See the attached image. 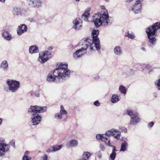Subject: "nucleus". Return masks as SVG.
I'll use <instances>...</instances> for the list:
<instances>
[{"label":"nucleus","instance_id":"1","mask_svg":"<svg viewBox=\"0 0 160 160\" xmlns=\"http://www.w3.org/2000/svg\"><path fill=\"white\" fill-rule=\"evenodd\" d=\"M71 71L68 68V64L62 62L58 65V68L50 72L47 78L48 82H58L61 79L65 80L70 77Z\"/></svg>","mask_w":160,"mask_h":160},{"label":"nucleus","instance_id":"2","mask_svg":"<svg viewBox=\"0 0 160 160\" xmlns=\"http://www.w3.org/2000/svg\"><path fill=\"white\" fill-rule=\"evenodd\" d=\"M92 20L96 27L98 28L102 25L107 26L111 25L113 22V19L109 17L108 11H104L103 13L95 14L92 17Z\"/></svg>","mask_w":160,"mask_h":160},{"label":"nucleus","instance_id":"3","mask_svg":"<svg viewBox=\"0 0 160 160\" xmlns=\"http://www.w3.org/2000/svg\"><path fill=\"white\" fill-rule=\"evenodd\" d=\"M160 29V22H156L146 29V32L149 39V41L153 45H154L156 43L157 39L155 36H157V34Z\"/></svg>","mask_w":160,"mask_h":160},{"label":"nucleus","instance_id":"4","mask_svg":"<svg viewBox=\"0 0 160 160\" xmlns=\"http://www.w3.org/2000/svg\"><path fill=\"white\" fill-rule=\"evenodd\" d=\"M99 33V30H93L92 32V39L87 38L85 41H87L88 40H91L92 42L89 44L91 45L90 48L92 49L95 47L97 50H99L101 48V45L100 44V40L98 36Z\"/></svg>","mask_w":160,"mask_h":160},{"label":"nucleus","instance_id":"5","mask_svg":"<svg viewBox=\"0 0 160 160\" xmlns=\"http://www.w3.org/2000/svg\"><path fill=\"white\" fill-rule=\"evenodd\" d=\"M92 42L90 40H88L87 41H85L82 44L83 47L81 48L78 50L73 54V58L75 59H77L80 57L82 56L83 55L86 53V49L87 48L89 49L90 50H93V48H92V49L90 48L91 45L89 44Z\"/></svg>","mask_w":160,"mask_h":160},{"label":"nucleus","instance_id":"6","mask_svg":"<svg viewBox=\"0 0 160 160\" xmlns=\"http://www.w3.org/2000/svg\"><path fill=\"white\" fill-rule=\"evenodd\" d=\"M28 112L31 116V122L33 125H37L40 123L41 120V116L33 110L32 108H29Z\"/></svg>","mask_w":160,"mask_h":160},{"label":"nucleus","instance_id":"7","mask_svg":"<svg viewBox=\"0 0 160 160\" xmlns=\"http://www.w3.org/2000/svg\"><path fill=\"white\" fill-rule=\"evenodd\" d=\"M9 90L12 93L17 92L20 86V82L18 81L8 79L6 81Z\"/></svg>","mask_w":160,"mask_h":160},{"label":"nucleus","instance_id":"8","mask_svg":"<svg viewBox=\"0 0 160 160\" xmlns=\"http://www.w3.org/2000/svg\"><path fill=\"white\" fill-rule=\"evenodd\" d=\"M126 114L130 116L131 120L129 122L130 125H135L140 122V119L138 116V114L133 112L132 110L127 109Z\"/></svg>","mask_w":160,"mask_h":160},{"label":"nucleus","instance_id":"9","mask_svg":"<svg viewBox=\"0 0 160 160\" xmlns=\"http://www.w3.org/2000/svg\"><path fill=\"white\" fill-rule=\"evenodd\" d=\"M9 145L5 143V139L0 138V156H4L9 150Z\"/></svg>","mask_w":160,"mask_h":160},{"label":"nucleus","instance_id":"10","mask_svg":"<svg viewBox=\"0 0 160 160\" xmlns=\"http://www.w3.org/2000/svg\"><path fill=\"white\" fill-rule=\"evenodd\" d=\"M51 57V52L48 51L40 53L38 59V61L41 63L46 62Z\"/></svg>","mask_w":160,"mask_h":160},{"label":"nucleus","instance_id":"11","mask_svg":"<svg viewBox=\"0 0 160 160\" xmlns=\"http://www.w3.org/2000/svg\"><path fill=\"white\" fill-rule=\"evenodd\" d=\"M131 9L135 14H139L142 12V4L135 3L131 6Z\"/></svg>","mask_w":160,"mask_h":160},{"label":"nucleus","instance_id":"12","mask_svg":"<svg viewBox=\"0 0 160 160\" xmlns=\"http://www.w3.org/2000/svg\"><path fill=\"white\" fill-rule=\"evenodd\" d=\"M73 28L76 30H79L82 28V21L79 18H76L72 21Z\"/></svg>","mask_w":160,"mask_h":160},{"label":"nucleus","instance_id":"13","mask_svg":"<svg viewBox=\"0 0 160 160\" xmlns=\"http://www.w3.org/2000/svg\"><path fill=\"white\" fill-rule=\"evenodd\" d=\"M29 5L32 8H38L42 6L41 0H27Z\"/></svg>","mask_w":160,"mask_h":160},{"label":"nucleus","instance_id":"14","mask_svg":"<svg viewBox=\"0 0 160 160\" xmlns=\"http://www.w3.org/2000/svg\"><path fill=\"white\" fill-rule=\"evenodd\" d=\"M110 142V140H108V143H106V144L108 146L112 148V152L110 155L109 158L112 160H114L116 156V152L117 150L116 149L115 146L113 145H112Z\"/></svg>","mask_w":160,"mask_h":160},{"label":"nucleus","instance_id":"15","mask_svg":"<svg viewBox=\"0 0 160 160\" xmlns=\"http://www.w3.org/2000/svg\"><path fill=\"white\" fill-rule=\"evenodd\" d=\"M27 27L25 24H22L19 26L17 28V34L18 35H21L26 32L27 30Z\"/></svg>","mask_w":160,"mask_h":160},{"label":"nucleus","instance_id":"16","mask_svg":"<svg viewBox=\"0 0 160 160\" xmlns=\"http://www.w3.org/2000/svg\"><path fill=\"white\" fill-rule=\"evenodd\" d=\"M30 108H32L33 110L38 113L45 112L47 110V108L46 107H41L38 106H31Z\"/></svg>","mask_w":160,"mask_h":160},{"label":"nucleus","instance_id":"17","mask_svg":"<svg viewBox=\"0 0 160 160\" xmlns=\"http://www.w3.org/2000/svg\"><path fill=\"white\" fill-rule=\"evenodd\" d=\"M114 53L117 56H120L122 54V50L121 47L117 46L115 47L113 50Z\"/></svg>","mask_w":160,"mask_h":160},{"label":"nucleus","instance_id":"18","mask_svg":"<svg viewBox=\"0 0 160 160\" xmlns=\"http://www.w3.org/2000/svg\"><path fill=\"white\" fill-rule=\"evenodd\" d=\"M78 144V142L77 140H72L67 143L66 146L68 148H73L77 147Z\"/></svg>","mask_w":160,"mask_h":160},{"label":"nucleus","instance_id":"19","mask_svg":"<svg viewBox=\"0 0 160 160\" xmlns=\"http://www.w3.org/2000/svg\"><path fill=\"white\" fill-rule=\"evenodd\" d=\"M21 8L17 7H14L12 10V13L14 16L20 15Z\"/></svg>","mask_w":160,"mask_h":160},{"label":"nucleus","instance_id":"20","mask_svg":"<svg viewBox=\"0 0 160 160\" xmlns=\"http://www.w3.org/2000/svg\"><path fill=\"white\" fill-rule=\"evenodd\" d=\"M2 36L5 39L8 41H10L12 38L11 34L7 31H3L2 33Z\"/></svg>","mask_w":160,"mask_h":160},{"label":"nucleus","instance_id":"21","mask_svg":"<svg viewBox=\"0 0 160 160\" xmlns=\"http://www.w3.org/2000/svg\"><path fill=\"white\" fill-rule=\"evenodd\" d=\"M29 50V52L31 54L38 53L39 51L38 47L34 45L30 46Z\"/></svg>","mask_w":160,"mask_h":160},{"label":"nucleus","instance_id":"22","mask_svg":"<svg viewBox=\"0 0 160 160\" xmlns=\"http://www.w3.org/2000/svg\"><path fill=\"white\" fill-rule=\"evenodd\" d=\"M120 95H113L111 98V102L113 103H115L118 102L119 101L120 98Z\"/></svg>","mask_w":160,"mask_h":160},{"label":"nucleus","instance_id":"23","mask_svg":"<svg viewBox=\"0 0 160 160\" xmlns=\"http://www.w3.org/2000/svg\"><path fill=\"white\" fill-rule=\"evenodd\" d=\"M114 131H115L117 133H118V135H119V132L118 131V130L115 129H112L110 130L107 131L106 132L105 135L108 137H109L112 135V134H113L112 132H114Z\"/></svg>","mask_w":160,"mask_h":160},{"label":"nucleus","instance_id":"24","mask_svg":"<svg viewBox=\"0 0 160 160\" xmlns=\"http://www.w3.org/2000/svg\"><path fill=\"white\" fill-rule=\"evenodd\" d=\"M90 9L89 8H88V11L85 12L82 16V18L84 21H87L88 20V18L89 16V13L88 12Z\"/></svg>","mask_w":160,"mask_h":160},{"label":"nucleus","instance_id":"25","mask_svg":"<svg viewBox=\"0 0 160 160\" xmlns=\"http://www.w3.org/2000/svg\"><path fill=\"white\" fill-rule=\"evenodd\" d=\"M0 67L3 68L4 70H6L8 68V65L7 62L4 60L3 61L0 65Z\"/></svg>","mask_w":160,"mask_h":160},{"label":"nucleus","instance_id":"26","mask_svg":"<svg viewBox=\"0 0 160 160\" xmlns=\"http://www.w3.org/2000/svg\"><path fill=\"white\" fill-rule=\"evenodd\" d=\"M92 154L90 152H84L82 155V158L88 160L89 158L91 156Z\"/></svg>","mask_w":160,"mask_h":160},{"label":"nucleus","instance_id":"27","mask_svg":"<svg viewBox=\"0 0 160 160\" xmlns=\"http://www.w3.org/2000/svg\"><path fill=\"white\" fill-rule=\"evenodd\" d=\"M119 89L120 92L125 95L127 92V89L126 87L122 85H120L119 86Z\"/></svg>","mask_w":160,"mask_h":160},{"label":"nucleus","instance_id":"28","mask_svg":"<svg viewBox=\"0 0 160 160\" xmlns=\"http://www.w3.org/2000/svg\"><path fill=\"white\" fill-rule=\"evenodd\" d=\"M128 144L127 142H123L121 145L120 151H125L127 148L128 147Z\"/></svg>","mask_w":160,"mask_h":160},{"label":"nucleus","instance_id":"29","mask_svg":"<svg viewBox=\"0 0 160 160\" xmlns=\"http://www.w3.org/2000/svg\"><path fill=\"white\" fill-rule=\"evenodd\" d=\"M28 10L21 8L20 15L26 16L28 15Z\"/></svg>","mask_w":160,"mask_h":160},{"label":"nucleus","instance_id":"30","mask_svg":"<svg viewBox=\"0 0 160 160\" xmlns=\"http://www.w3.org/2000/svg\"><path fill=\"white\" fill-rule=\"evenodd\" d=\"M154 83L157 88L160 90V76H159L158 79Z\"/></svg>","mask_w":160,"mask_h":160},{"label":"nucleus","instance_id":"31","mask_svg":"<svg viewBox=\"0 0 160 160\" xmlns=\"http://www.w3.org/2000/svg\"><path fill=\"white\" fill-rule=\"evenodd\" d=\"M118 131L119 132V135H118V133H117L116 132H115V131H114V132H112L113 134H112V136H113V137L117 140H119L120 139L121 134L120 132L118 130Z\"/></svg>","mask_w":160,"mask_h":160},{"label":"nucleus","instance_id":"32","mask_svg":"<svg viewBox=\"0 0 160 160\" xmlns=\"http://www.w3.org/2000/svg\"><path fill=\"white\" fill-rule=\"evenodd\" d=\"M125 36L132 39H133L135 38L134 35L132 33H129L128 32Z\"/></svg>","mask_w":160,"mask_h":160},{"label":"nucleus","instance_id":"33","mask_svg":"<svg viewBox=\"0 0 160 160\" xmlns=\"http://www.w3.org/2000/svg\"><path fill=\"white\" fill-rule=\"evenodd\" d=\"M62 145H60L52 147L53 148V152H55L59 150L62 148Z\"/></svg>","mask_w":160,"mask_h":160},{"label":"nucleus","instance_id":"34","mask_svg":"<svg viewBox=\"0 0 160 160\" xmlns=\"http://www.w3.org/2000/svg\"><path fill=\"white\" fill-rule=\"evenodd\" d=\"M55 117L57 119H60L62 118V115L60 113H56L55 116Z\"/></svg>","mask_w":160,"mask_h":160},{"label":"nucleus","instance_id":"35","mask_svg":"<svg viewBox=\"0 0 160 160\" xmlns=\"http://www.w3.org/2000/svg\"><path fill=\"white\" fill-rule=\"evenodd\" d=\"M101 140L103 142H105V143L106 144V143H108V141H110V140H108V138L104 136V135L102 134Z\"/></svg>","mask_w":160,"mask_h":160},{"label":"nucleus","instance_id":"36","mask_svg":"<svg viewBox=\"0 0 160 160\" xmlns=\"http://www.w3.org/2000/svg\"><path fill=\"white\" fill-rule=\"evenodd\" d=\"M144 66H145L146 68L149 71H151L152 69V66L149 64H144Z\"/></svg>","mask_w":160,"mask_h":160},{"label":"nucleus","instance_id":"37","mask_svg":"<svg viewBox=\"0 0 160 160\" xmlns=\"http://www.w3.org/2000/svg\"><path fill=\"white\" fill-rule=\"evenodd\" d=\"M23 160H31V158L26 155H24L22 158Z\"/></svg>","mask_w":160,"mask_h":160},{"label":"nucleus","instance_id":"38","mask_svg":"<svg viewBox=\"0 0 160 160\" xmlns=\"http://www.w3.org/2000/svg\"><path fill=\"white\" fill-rule=\"evenodd\" d=\"M10 145L14 147H15V140H12L9 143Z\"/></svg>","mask_w":160,"mask_h":160},{"label":"nucleus","instance_id":"39","mask_svg":"<svg viewBox=\"0 0 160 160\" xmlns=\"http://www.w3.org/2000/svg\"><path fill=\"white\" fill-rule=\"evenodd\" d=\"M60 113L62 115H65L67 114V112L65 110H61L60 112Z\"/></svg>","mask_w":160,"mask_h":160},{"label":"nucleus","instance_id":"40","mask_svg":"<svg viewBox=\"0 0 160 160\" xmlns=\"http://www.w3.org/2000/svg\"><path fill=\"white\" fill-rule=\"evenodd\" d=\"M42 160H48V156L46 154H44L41 157Z\"/></svg>","mask_w":160,"mask_h":160},{"label":"nucleus","instance_id":"41","mask_svg":"<svg viewBox=\"0 0 160 160\" xmlns=\"http://www.w3.org/2000/svg\"><path fill=\"white\" fill-rule=\"evenodd\" d=\"M53 147H51L48 148L47 150V152L48 153H50L52 152H53Z\"/></svg>","mask_w":160,"mask_h":160},{"label":"nucleus","instance_id":"42","mask_svg":"<svg viewBox=\"0 0 160 160\" xmlns=\"http://www.w3.org/2000/svg\"><path fill=\"white\" fill-rule=\"evenodd\" d=\"M102 136V134H98L96 136V138L97 139L101 140Z\"/></svg>","mask_w":160,"mask_h":160},{"label":"nucleus","instance_id":"43","mask_svg":"<svg viewBox=\"0 0 160 160\" xmlns=\"http://www.w3.org/2000/svg\"><path fill=\"white\" fill-rule=\"evenodd\" d=\"M99 148L102 151H104L105 149V148L104 145L102 144H100L99 145Z\"/></svg>","mask_w":160,"mask_h":160},{"label":"nucleus","instance_id":"44","mask_svg":"<svg viewBox=\"0 0 160 160\" xmlns=\"http://www.w3.org/2000/svg\"><path fill=\"white\" fill-rule=\"evenodd\" d=\"M154 125V122H149L148 124V126L149 127H152Z\"/></svg>","mask_w":160,"mask_h":160},{"label":"nucleus","instance_id":"45","mask_svg":"<svg viewBox=\"0 0 160 160\" xmlns=\"http://www.w3.org/2000/svg\"><path fill=\"white\" fill-rule=\"evenodd\" d=\"M94 104L97 106H99L100 105V103L98 101H96L94 102Z\"/></svg>","mask_w":160,"mask_h":160},{"label":"nucleus","instance_id":"46","mask_svg":"<svg viewBox=\"0 0 160 160\" xmlns=\"http://www.w3.org/2000/svg\"><path fill=\"white\" fill-rule=\"evenodd\" d=\"M121 130L122 132H126L127 131V129L125 127H122L121 128Z\"/></svg>","mask_w":160,"mask_h":160},{"label":"nucleus","instance_id":"47","mask_svg":"<svg viewBox=\"0 0 160 160\" xmlns=\"http://www.w3.org/2000/svg\"><path fill=\"white\" fill-rule=\"evenodd\" d=\"M143 1V0H136V2L135 3H142L141 2H142Z\"/></svg>","mask_w":160,"mask_h":160},{"label":"nucleus","instance_id":"48","mask_svg":"<svg viewBox=\"0 0 160 160\" xmlns=\"http://www.w3.org/2000/svg\"><path fill=\"white\" fill-rule=\"evenodd\" d=\"M35 96L37 97H40V94L38 93H35Z\"/></svg>","mask_w":160,"mask_h":160},{"label":"nucleus","instance_id":"49","mask_svg":"<svg viewBox=\"0 0 160 160\" xmlns=\"http://www.w3.org/2000/svg\"><path fill=\"white\" fill-rule=\"evenodd\" d=\"M144 64H143L142 66V70H144V69L146 68V67H145V66H144Z\"/></svg>","mask_w":160,"mask_h":160},{"label":"nucleus","instance_id":"50","mask_svg":"<svg viewBox=\"0 0 160 160\" xmlns=\"http://www.w3.org/2000/svg\"><path fill=\"white\" fill-rule=\"evenodd\" d=\"M97 157L99 158H100L102 157V155L101 154H99L97 155Z\"/></svg>","mask_w":160,"mask_h":160},{"label":"nucleus","instance_id":"51","mask_svg":"<svg viewBox=\"0 0 160 160\" xmlns=\"http://www.w3.org/2000/svg\"><path fill=\"white\" fill-rule=\"evenodd\" d=\"M141 49L142 50V51H146V49H145V48H144V47H142V48H141Z\"/></svg>","mask_w":160,"mask_h":160},{"label":"nucleus","instance_id":"52","mask_svg":"<svg viewBox=\"0 0 160 160\" xmlns=\"http://www.w3.org/2000/svg\"><path fill=\"white\" fill-rule=\"evenodd\" d=\"M60 108H61V110H65L64 107L62 105L61 106Z\"/></svg>","mask_w":160,"mask_h":160},{"label":"nucleus","instance_id":"53","mask_svg":"<svg viewBox=\"0 0 160 160\" xmlns=\"http://www.w3.org/2000/svg\"><path fill=\"white\" fill-rule=\"evenodd\" d=\"M2 119L0 118V125H1L2 123Z\"/></svg>","mask_w":160,"mask_h":160},{"label":"nucleus","instance_id":"54","mask_svg":"<svg viewBox=\"0 0 160 160\" xmlns=\"http://www.w3.org/2000/svg\"><path fill=\"white\" fill-rule=\"evenodd\" d=\"M29 153V152L28 151H26L25 153V155H27Z\"/></svg>","mask_w":160,"mask_h":160},{"label":"nucleus","instance_id":"55","mask_svg":"<svg viewBox=\"0 0 160 160\" xmlns=\"http://www.w3.org/2000/svg\"><path fill=\"white\" fill-rule=\"evenodd\" d=\"M53 48L52 46L49 47L48 48V49L49 50H51Z\"/></svg>","mask_w":160,"mask_h":160},{"label":"nucleus","instance_id":"56","mask_svg":"<svg viewBox=\"0 0 160 160\" xmlns=\"http://www.w3.org/2000/svg\"><path fill=\"white\" fill-rule=\"evenodd\" d=\"M5 0H0V1L2 3H4Z\"/></svg>","mask_w":160,"mask_h":160},{"label":"nucleus","instance_id":"57","mask_svg":"<svg viewBox=\"0 0 160 160\" xmlns=\"http://www.w3.org/2000/svg\"><path fill=\"white\" fill-rule=\"evenodd\" d=\"M35 93H34V92L31 93V95L32 96H33L34 95H35Z\"/></svg>","mask_w":160,"mask_h":160},{"label":"nucleus","instance_id":"58","mask_svg":"<svg viewBox=\"0 0 160 160\" xmlns=\"http://www.w3.org/2000/svg\"><path fill=\"white\" fill-rule=\"evenodd\" d=\"M78 160H86V159L82 158H79Z\"/></svg>","mask_w":160,"mask_h":160},{"label":"nucleus","instance_id":"59","mask_svg":"<svg viewBox=\"0 0 160 160\" xmlns=\"http://www.w3.org/2000/svg\"><path fill=\"white\" fill-rule=\"evenodd\" d=\"M133 0H128V1L129 2H131V1H132Z\"/></svg>","mask_w":160,"mask_h":160},{"label":"nucleus","instance_id":"60","mask_svg":"<svg viewBox=\"0 0 160 160\" xmlns=\"http://www.w3.org/2000/svg\"><path fill=\"white\" fill-rule=\"evenodd\" d=\"M102 8H104V6H102Z\"/></svg>","mask_w":160,"mask_h":160},{"label":"nucleus","instance_id":"61","mask_svg":"<svg viewBox=\"0 0 160 160\" xmlns=\"http://www.w3.org/2000/svg\"><path fill=\"white\" fill-rule=\"evenodd\" d=\"M75 1H79L80 0H75Z\"/></svg>","mask_w":160,"mask_h":160},{"label":"nucleus","instance_id":"62","mask_svg":"<svg viewBox=\"0 0 160 160\" xmlns=\"http://www.w3.org/2000/svg\"><path fill=\"white\" fill-rule=\"evenodd\" d=\"M70 46H71L72 47V45H71Z\"/></svg>","mask_w":160,"mask_h":160},{"label":"nucleus","instance_id":"63","mask_svg":"<svg viewBox=\"0 0 160 160\" xmlns=\"http://www.w3.org/2000/svg\"><path fill=\"white\" fill-rule=\"evenodd\" d=\"M160 32V31L159 30V32Z\"/></svg>","mask_w":160,"mask_h":160}]
</instances>
